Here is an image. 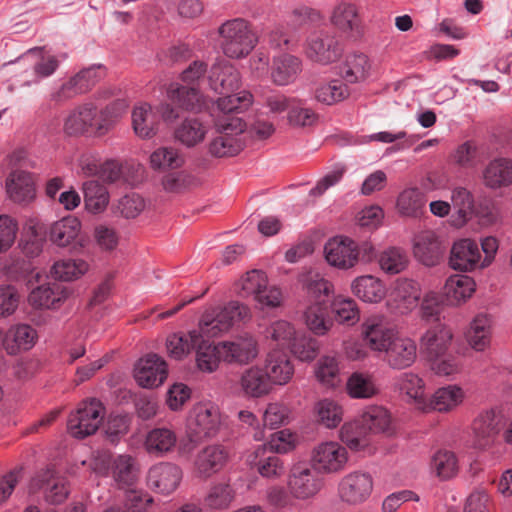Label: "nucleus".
<instances>
[{
    "label": "nucleus",
    "mask_w": 512,
    "mask_h": 512,
    "mask_svg": "<svg viewBox=\"0 0 512 512\" xmlns=\"http://www.w3.org/2000/svg\"><path fill=\"white\" fill-rule=\"evenodd\" d=\"M222 53L229 59L246 58L257 46L259 38L252 24L244 18L223 22L217 29Z\"/></svg>",
    "instance_id": "1"
},
{
    "label": "nucleus",
    "mask_w": 512,
    "mask_h": 512,
    "mask_svg": "<svg viewBox=\"0 0 512 512\" xmlns=\"http://www.w3.org/2000/svg\"><path fill=\"white\" fill-rule=\"evenodd\" d=\"M222 426V415L218 407L209 403L195 405L187 418L184 451H192L200 442L215 437Z\"/></svg>",
    "instance_id": "2"
},
{
    "label": "nucleus",
    "mask_w": 512,
    "mask_h": 512,
    "mask_svg": "<svg viewBox=\"0 0 512 512\" xmlns=\"http://www.w3.org/2000/svg\"><path fill=\"white\" fill-rule=\"evenodd\" d=\"M115 122L110 107L98 110L92 104H84L74 109L65 119L64 131L70 136L82 134L104 135Z\"/></svg>",
    "instance_id": "3"
},
{
    "label": "nucleus",
    "mask_w": 512,
    "mask_h": 512,
    "mask_svg": "<svg viewBox=\"0 0 512 512\" xmlns=\"http://www.w3.org/2000/svg\"><path fill=\"white\" fill-rule=\"evenodd\" d=\"M214 123L218 136L210 141L209 154L216 158L233 157L239 154L245 146L242 134L247 129L242 118L218 116Z\"/></svg>",
    "instance_id": "4"
},
{
    "label": "nucleus",
    "mask_w": 512,
    "mask_h": 512,
    "mask_svg": "<svg viewBox=\"0 0 512 512\" xmlns=\"http://www.w3.org/2000/svg\"><path fill=\"white\" fill-rule=\"evenodd\" d=\"M505 424V414L498 407L480 412L471 423L473 446L479 450L492 448L497 443Z\"/></svg>",
    "instance_id": "5"
},
{
    "label": "nucleus",
    "mask_w": 512,
    "mask_h": 512,
    "mask_svg": "<svg viewBox=\"0 0 512 512\" xmlns=\"http://www.w3.org/2000/svg\"><path fill=\"white\" fill-rule=\"evenodd\" d=\"M104 416L105 407L99 400L95 398L83 400L68 418V431L78 439L93 435L102 424Z\"/></svg>",
    "instance_id": "6"
},
{
    "label": "nucleus",
    "mask_w": 512,
    "mask_h": 512,
    "mask_svg": "<svg viewBox=\"0 0 512 512\" xmlns=\"http://www.w3.org/2000/svg\"><path fill=\"white\" fill-rule=\"evenodd\" d=\"M102 76L100 66L83 69L51 92L49 100L54 106H62L77 95L88 92Z\"/></svg>",
    "instance_id": "7"
},
{
    "label": "nucleus",
    "mask_w": 512,
    "mask_h": 512,
    "mask_svg": "<svg viewBox=\"0 0 512 512\" xmlns=\"http://www.w3.org/2000/svg\"><path fill=\"white\" fill-rule=\"evenodd\" d=\"M348 453L344 446L336 441L317 444L311 451V467L319 474H336L345 469Z\"/></svg>",
    "instance_id": "8"
},
{
    "label": "nucleus",
    "mask_w": 512,
    "mask_h": 512,
    "mask_svg": "<svg viewBox=\"0 0 512 512\" xmlns=\"http://www.w3.org/2000/svg\"><path fill=\"white\" fill-rule=\"evenodd\" d=\"M311 466L297 463L288 474L287 486L291 496L297 500H309L323 488L324 481Z\"/></svg>",
    "instance_id": "9"
},
{
    "label": "nucleus",
    "mask_w": 512,
    "mask_h": 512,
    "mask_svg": "<svg viewBox=\"0 0 512 512\" xmlns=\"http://www.w3.org/2000/svg\"><path fill=\"white\" fill-rule=\"evenodd\" d=\"M219 349H221L224 363L240 366L252 363L259 355L258 341L249 333L219 342Z\"/></svg>",
    "instance_id": "10"
},
{
    "label": "nucleus",
    "mask_w": 512,
    "mask_h": 512,
    "mask_svg": "<svg viewBox=\"0 0 512 512\" xmlns=\"http://www.w3.org/2000/svg\"><path fill=\"white\" fill-rule=\"evenodd\" d=\"M305 53L311 61L327 65L341 57L342 48L333 33L321 30L309 35Z\"/></svg>",
    "instance_id": "11"
},
{
    "label": "nucleus",
    "mask_w": 512,
    "mask_h": 512,
    "mask_svg": "<svg viewBox=\"0 0 512 512\" xmlns=\"http://www.w3.org/2000/svg\"><path fill=\"white\" fill-rule=\"evenodd\" d=\"M373 490L372 476L363 471H353L341 478L338 496L342 502L357 505L365 502Z\"/></svg>",
    "instance_id": "12"
},
{
    "label": "nucleus",
    "mask_w": 512,
    "mask_h": 512,
    "mask_svg": "<svg viewBox=\"0 0 512 512\" xmlns=\"http://www.w3.org/2000/svg\"><path fill=\"white\" fill-rule=\"evenodd\" d=\"M324 254L331 266L344 270L354 267L360 258L357 243L341 236L328 240L324 246Z\"/></svg>",
    "instance_id": "13"
},
{
    "label": "nucleus",
    "mask_w": 512,
    "mask_h": 512,
    "mask_svg": "<svg viewBox=\"0 0 512 512\" xmlns=\"http://www.w3.org/2000/svg\"><path fill=\"white\" fill-rule=\"evenodd\" d=\"M362 335L371 350L383 353L397 337L395 330L380 315H373L364 321Z\"/></svg>",
    "instance_id": "14"
},
{
    "label": "nucleus",
    "mask_w": 512,
    "mask_h": 512,
    "mask_svg": "<svg viewBox=\"0 0 512 512\" xmlns=\"http://www.w3.org/2000/svg\"><path fill=\"white\" fill-rule=\"evenodd\" d=\"M182 476V470L178 465L160 462L148 470L147 485L157 493L169 495L178 488Z\"/></svg>",
    "instance_id": "15"
},
{
    "label": "nucleus",
    "mask_w": 512,
    "mask_h": 512,
    "mask_svg": "<svg viewBox=\"0 0 512 512\" xmlns=\"http://www.w3.org/2000/svg\"><path fill=\"white\" fill-rule=\"evenodd\" d=\"M229 450L221 444H211L201 449L194 460V470L198 477L208 479L220 472L228 463Z\"/></svg>",
    "instance_id": "16"
},
{
    "label": "nucleus",
    "mask_w": 512,
    "mask_h": 512,
    "mask_svg": "<svg viewBox=\"0 0 512 512\" xmlns=\"http://www.w3.org/2000/svg\"><path fill=\"white\" fill-rule=\"evenodd\" d=\"M208 83L217 94L233 93L240 87V74L228 60L218 58L209 70Z\"/></svg>",
    "instance_id": "17"
},
{
    "label": "nucleus",
    "mask_w": 512,
    "mask_h": 512,
    "mask_svg": "<svg viewBox=\"0 0 512 512\" xmlns=\"http://www.w3.org/2000/svg\"><path fill=\"white\" fill-rule=\"evenodd\" d=\"M167 374L166 362L157 354L144 356L134 369L135 380L144 388L158 387L167 378Z\"/></svg>",
    "instance_id": "18"
},
{
    "label": "nucleus",
    "mask_w": 512,
    "mask_h": 512,
    "mask_svg": "<svg viewBox=\"0 0 512 512\" xmlns=\"http://www.w3.org/2000/svg\"><path fill=\"white\" fill-rule=\"evenodd\" d=\"M5 187L8 198L19 205H28L36 197L33 175L20 169L9 174Z\"/></svg>",
    "instance_id": "19"
},
{
    "label": "nucleus",
    "mask_w": 512,
    "mask_h": 512,
    "mask_svg": "<svg viewBox=\"0 0 512 512\" xmlns=\"http://www.w3.org/2000/svg\"><path fill=\"white\" fill-rule=\"evenodd\" d=\"M449 265L454 270L465 272L481 268L478 244L472 239L456 241L450 251Z\"/></svg>",
    "instance_id": "20"
},
{
    "label": "nucleus",
    "mask_w": 512,
    "mask_h": 512,
    "mask_svg": "<svg viewBox=\"0 0 512 512\" xmlns=\"http://www.w3.org/2000/svg\"><path fill=\"white\" fill-rule=\"evenodd\" d=\"M394 389L416 409H425L427 395L422 378L412 372L401 373L394 379Z\"/></svg>",
    "instance_id": "21"
},
{
    "label": "nucleus",
    "mask_w": 512,
    "mask_h": 512,
    "mask_svg": "<svg viewBox=\"0 0 512 512\" xmlns=\"http://www.w3.org/2000/svg\"><path fill=\"white\" fill-rule=\"evenodd\" d=\"M208 132L207 122L198 116H189L177 124L173 135L175 140L186 148H194L205 140Z\"/></svg>",
    "instance_id": "22"
},
{
    "label": "nucleus",
    "mask_w": 512,
    "mask_h": 512,
    "mask_svg": "<svg viewBox=\"0 0 512 512\" xmlns=\"http://www.w3.org/2000/svg\"><path fill=\"white\" fill-rule=\"evenodd\" d=\"M417 347L410 338L397 336L384 353L383 360L392 369H405L416 360Z\"/></svg>",
    "instance_id": "23"
},
{
    "label": "nucleus",
    "mask_w": 512,
    "mask_h": 512,
    "mask_svg": "<svg viewBox=\"0 0 512 512\" xmlns=\"http://www.w3.org/2000/svg\"><path fill=\"white\" fill-rule=\"evenodd\" d=\"M421 298L419 284L411 279L401 278L395 282L390 294L391 305L400 313H407L418 305Z\"/></svg>",
    "instance_id": "24"
},
{
    "label": "nucleus",
    "mask_w": 512,
    "mask_h": 512,
    "mask_svg": "<svg viewBox=\"0 0 512 512\" xmlns=\"http://www.w3.org/2000/svg\"><path fill=\"white\" fill-rule=\"evenodd\" d=\"M66 480L56 476L51 470L38 474L31 484V489L43 490L47 502L51 504L62 503L68 496Z\"/></svg>",
    "instance_id": "25"
},
{
    "label": "nucleus",
    "mask_w": 512,
    "mask_h": 512,
    "mask_svg": "<svg viewBox=\"0 0 512 512\" xmlns=\"http://www.w3.org/2000/svg\"><path fill=\"white\" fill-rule=\"evenodd\" d=\"M465 399L464 390L458 385H447L437 389L427 397L423 412H450L460 406Z\"/></svg>",
    "instance_id": "26"
},
{
    "label": "nucleus",
    "mask_w": 512,
    "mask_h": 512,
    "mask_svg": "<svg viewBox=\"0 0 512 512\" xmlns=\"http://www.w3.org/2000/svg\"><path fill=\"white\" fill-rule=\"evenodd\" d=\"M483 183L496 190L512 185V159L505 157L489 161L482 172Z\"/></svg>",
    "instance_id": "27"
},
{
    "label": "nucleus",
    "mask_w": 512,
    "mask_h": 512,
    "mask_svg": "<svg viewBox=\"0 0 512 512\" xmlns=\"http://www.w3.org/2000/svg\"><path fill=\"white\" fill-rule=\"evenodd\" d=\"M272 385L273 383L265 369L258 366L246 369L240 377L241 390L247 397H263L271 392Z\"/></svg>",
    "instance_id": "28"
},
{
    "label": "nucleus",
    "mask_w": 512,
    "mask_h": 512,
    "mask_svg": "<svg viewBox=\"0 0 512 512\" xmlns=\"http://www.w3.org/2000/svg\"><path fill=\"white\" fill-rule=\"evenodd\" d=\"M69 290L60 283L41 285L33 289L28 297L35 308L55 309L69 296Z\"/></svg>",
    "instance_id": "29"
},
{
    "label": "nucleus",
    "mask_w": 512,
    "mask_h": 512,
    "mask_svg": "<svg viewBox=\"0 0 512 512\" xmlns=\"http://www.w3.org/2000/svg\"><path fill=\"white\" fill-rule=\"evenodd\" d=\"M38 338L36 330L28 324L11 326L4 335V349L10 355L31 349Z\"/></svg>",
    "instance_id": "30"
},
{
    "label": "nucleus",
    "mask_w": 512,
    "mask_h": 512,
    "mask_svg": "<svg viewBox=\"0 0 512 512\" xmlns=\"http://www.w3.org/2000/svg\"><path fill=\"white\" fill-rule=\"evenodd\" d=\"M264 369L275 385L287 384L294 375V365L290 357L279 350H273L268 353Z\"/></svg>",
    "instance_id": "31"
},
{
    "label": "nucleus",
    "mask_w": 512,
    "mask_h": 512,
    "mask_svg": "<svg viewBox=\"0 0 512 512\" xmlns=\"http://www.w3.org/2000/svg\"><path fill=\"white\" fill-rule=\"evenodd\" d=\"M302 69L300 58L282 54L273 59L271 67V80L277 86H286L294 82Z\"/></svg>",
    "instance_id": "32"
},
{
    "label": "nucleus",
    "mask_w": 512,
    "mask_h": 512,
    "mask_svg": "<svg viewBox=\"0 0 512 512\" xmlns=\"http://www.w3.org/2000/svg\"><path fill=\"white\" fill-rule=\"evenodd\" d=\"M132 128L141 139H151L158 132V117L148 103H140L132 110Z\"/></svg>",
    "instance_id": "33"
},
{
    "label": "nucleus",
    "mask_w": 512,
    "mask_h": 512,
    "mask_svg": "<svg viewBox=\"0 0 512 512\" xmlns=\"http://www.w3.org/2000/svg\"><path fill=\"white\" fill-rule=\"evenodd\" d=\"M178 442L177 434L174 430L166 427H157L150 430L145 438V450L154 456L161 457L171 453Z\"/></svg>",
    "instance_id": "34"
},
{
    "label": "nucleus",
    "mask_w": 512,
    "mask_h": 512,
    "mask_svg": "<svg viewBox=\"0 0 512 512\" xmlns=\"http://www.w3.org/2000/svg\"><path fill=\"white\" fill-rule=\"evenodd\" d=\"M167 98L186 111H199L204 106V97L195 87L172 83L167 89Z\"/></svg>",
    "instance_id": "35"
},
{
    "label": "nucleus",
    "mask_w": 512,
    "mask_h": 512,
    "mask_svg": "<svg viewBox=\"0 0 512 512\" xmlns=\"http://www.w3.org/2000/svg\"><path fill=\"white\" fill-rule=\"evenodd\" d=\"M453 334L450 328L437 324L422 337V346L430 359L447 353Z\"/></svg>",
    "instance_id": "36"
},
{
    "label": "nucleus",
    "mask_w": 512,
    "mask_h": 512,
    "mask_svg": "<svg viewBox=\"0 0 512 512\" xmlns=\"http://www.w3.org/2000/svg\"><path fill=\"white\" fill-rule=\"evenodd\" d=\"M194 350L196 352V366L201 372L213 373L218 369L220 362H223L219 343L214 344L203 338V335H200V341H198Z\"/></svg>",
    "instance_id": "37"
},
{
    "label": "nucleus",
    "mask_w": 512,
    "mask_h": 512,
    "mask_svg": "<svg viewBox=\"0 0 512 512\" xmlns=\"http://www.w3.org/2000/svg\"><path fill=\"white\" fill-rule=\"evenodd\" d=\"M331 24L343 33L358 30L360 17L357 6L348 1H340L333 8L330 16Z\"/></svg>",
    "instance_id": "38"
},
{
    "label": "nucleus",
    "mask_w": 512,
    "mask_h": 512,
    "mask_svg": "<svg viewBox=\"0 0 512 512\" xmlns=\"http://www.w3.org/2000/svg\"><path fill=\"white\" fill-rule=\"evenodd\" d=\"M475 286L474 280L467 275H452L445 282L444 295L451 305H458L472 296Z\"/></svg>",
    "instance_id": "39"
},
{
    "label": "nucleus",
    "mask_w": 512,
    "mask_h": 512,
    "mask_svg": "<svg viewBox=\"0 0 512 512\" xmlns=\"http://www.w3.org/2000/svg\"><path fill=\"white\" fill-rule=\"evenodd\" d=\"M491 336V318L486 314L476 315L466 333L468 344L476 351H484L490 345Z\"/></svg>",
    "instance_id": "40"
},
{
    "label": "nucleus",
    "mask_w": 512,
    "mask_h": 512,
    "mask_svg": "<svg viewBox=\"0 0 512 512\" xmlns=\"http://www.w3.org/2000/svg\"><path fill=\"white\" fill-rule=\"evenodd\" d=\"M85 208L93 214H99L107 208L110 195L108 189L99 181L90 179L82 184Z\"/></svg>",
    "instance_id": "41"
},
{
    "label": "nucleus",
    "mask_w": 512,
    "mask_h": 512,
    "mask_svg": "<svg viewBox=\"0 0 512 512\" xmlns=\"http://www.w3.org/2000/svg\"><path fill=\"white\" fill-rule=\"evenodd\" d=\"M352 292L364 302L377 303L386 295L382 281L372 275L357 277L351 284Z\"/></svg>",
    "instance_id": "42"
},
{
    "label": "nucleus",
    "mask_w": 512,
    "mask_h": 512,
    "mask_svg": "<svg viewBox=\"0 0 512 512\" xmlns=\"http://www.w3.org/2000/svg\"><path fill=\"white\" fill-rule=\"evenodd\" d=\"M81 231V222L74 216L64 217L50 227V240L59 247H66L74 242Z\"/></svg>",
    "instance_id": "43"
},
{
    "label": "nucleus",
    "mask_w": 512,
    "mask_h": 512,
    "mask_svg": "<svg viewBox=\"0 0 512 512\" xmlns=\"http://www.w3.org/2000/svg\"><path fill=\"white\" fill-rule=\"evenodd\" d=\"M427 198L418 188H407L397 198L398 212L406 217L418 218L426 210Z\"/></svg>",
    "instance_id": "44"
},
{
    "label": "nucleus",
    "mask_w": 512,
    "mask_h": 512,
    "mask_svg": "<svg viewBox=\"0 0 512 512\" xmlns=\"http://www.w3.org/2000/svg\"><path fill=\"white\" fill-rule=\"evenodd\" d=\"M307 327L316 335H325L333 326L329 316L328 306L324 301H316L305 312Z\"/></svg>",
    "instance_id": "45"
},
{
    "label": "nucleus",
    "mask_w": 512,
    "mask_h": 512,
    "mask_svg": "<svg viewBox=\"0 0 512 512\" xmlns=\"http://www.w3.org/2000/svg\"><path fill=\"white\" fill-rule=\"evenodd\" d=\"M200 335L197 330L170 335L166 340V348L169 356L177 360L187 356L194 350L198 341H200Z\"/></svg>",
    "instance_id": "46"
},
{
    "label": "nucleus",
    "mask_w": 512,
    "mask_h": 512,
    "mask_svg": "<svg viewBox=\"0 0 512 512\" xmlns=\"http://www.w3.org/2000/svg\"><path fill=\"white\" fill-rule=\"evenodd\" d=\"M429 468L430 472L438 479L449 480L458 472V460L453 452L438 450L432 455Z\"/></svg>",
    "instance_id": "47"
},
{
    "label": "nucleus",
    "mask_w": 512,
    "mask_h": 512,
    "mask_svg": "<svg viewBox=\"0 0 512 512\" xmlns=\"http://www.w3.org/2000/svg\"><path fill=\"white\" fill-rule=\"evenodd\" d=\"M362 423L374 433H393L390 413L382 406H370L362 414Z\"/></svg>",
    "instance_id": "48"
},
{
    "label": "nucleus",
    "mask_w": 512,
    "mask_h": 512,
    "mask_svg": "<svg viewBox=\"0 0 512 512\" xmlns=\"http://www.w3.org/2000/svg\"><path fill=\"white\" fill-rule=\"evenodd\" d=\"M415 256L425 266H435L442 257V248L433 233L420 237L414 248Z\"/></svg>",
    "instance_id": "49"
},
{
    "label": "nucleus",
    "mask_w": 512,
    "mask_h": 512,
    "mask_svg": "<svg viewBox=\"0 0 512 512\" xmlns=\"http://www.w3.org/2000/svg\"><path fill=\"white\" fill-rule=\"evenodd\" d=\"M371 69L367 55L354 52L347 56L342 68V75L346 82L356 83L366 79Z\"/></svg>",
    "instance_id": "50"
},
{
    "label": "nucleus",
    "mask_w": 512,
    "mask_h": 512,
    "mask_svg": "<svg viewBox=\"0 0 512 512\" xmlns=\"http://www.w3.org/2000/svg\"><path fill=\"white\" fill-rule=\"evenodd\" d=\"M347 393L351 398L368 399L378 393L372 375L361 372L352 373L346 383Z\"/></svg>",
    "instance_id": "51"
},
{
    "label": "nucleus",
    "mask_w": 512,
    "mask_h": 512,
    "mask_svg": "<svg viewBox=\"0 0 512 512\" xmlns=\"http://www.w3.org/2000/svg\"><path fill=\"white\" fill-rule=\"evenodd\" d=\"M340 439L353 451H362L369 445L368 430L362 421L346 422L340 430Z\"/></svg>",
    "instance_id": "52"
},
{
    "label": "nucleus",
    "mask_w": 512,
    "mask_h": 512,
    "mask_svg": "<svg viewBox=\"0 0 512 512\" xmlns=\"http://www.w3.org/2000/svg\"><path fill=\"white\" fill-rule=\"evenodd\" d=\"M89 269L83 259H62L55 262L50 270L53 278L60 281H73L83 276Z\"/></svg>",
    "instance_id": "53"
},
{
    "label": "nucleus",
    "mask_w": 512,
    "mask_h": 512,
    "mask_svg": "<svg viewBox=\"0 0 512 512\" xmlns=\"http://www.w3.org/2000/svg\"><path fill=\"white\" fill-rule=\"evenodd\" d=\"M317 421L328 429L337 427L343 420V407L332 399H322L315 404Z\"/></svg>",
    "instance_id": "54"
},
{
    "label": "nucleus",
    "mask_w": 512,
    "mask_h": 512,
    "mask_svg": "<svg viewBox=\"0 0 512 512\" xmlns=\"http://www.w3.org/2000/svg\"><path fill=\"white\" fill-rule=\"evenodd\" d=\"M139 469L135 458L130 455H118L113 459L112 475L120 485H132L138 477Z\"/></svg>",
    "instance_id": "55"
},
{
    "label": "nucleus",
    "mask_w": 512,
    "mask_h": 512,
    "mask_svg": "<svg viewBox=\"0 0 512 512\" xmlns=\"http://www.w3.org/2000/svg\"><path fill=\"white\" fill-rule=\"evenodd\" d=\"M224 97L218 98L216 105L222 113L221 116H235L247 110L252 102L253 96L248 91H242L238 94L227 93Z\"/></svg>",
    "instance_id": "56"
},
{
    "label": "nucleus",
    "mask_w": 512,
    "mask_h": 512,
    "mask_svg": "<svg viewBox=\"0 0 512 512\" xmlns=\"http://www.w3.org/2000/svg\"><path fill=\"white\" fill-rule=\"evenodd\" d=\"M184 163V155L174 147H160L150 155V165L154 170L178 169Z\"/></svg>",
    "instance_id": "57"
},
{
    "label": "nucleus",
    "mask_w": 512,
    "mask_h": 512,
    "mask_svg": "<svg viewBox=\"0 0 512 512\" xmlns=\"http://www.w3.org/2000/svg\"><path fill=\"white\" fill-rule=\"evenodd\" d=\"M235 498V491L229 483L213 484L204 498V505L212 510L227 509Z\"/></svg>",
    "instance_id": "58"
},
{
    "label": "nucleus",
    "mask_w": 512,
    "mask_h": 512,
    "mask_svg": "<svg viewBox=\"0 0 512 512\" xmlns=\"http://www.w3.org/2000/svg\"><path fill=\"white\" fill-rule=\"evenodd\" d=\"M297 435L289 430H280L273 433L267 443L256 449L257 455L260 452L269 450L271 453L286 454L296 448Z\"/></svg>",
    "instance_id": "59"
},
{
    "label": "nucleus",
    "mask_w": 512,
    "mask_h": 512,
    "mask_svg": "<svg viewBox=\"0 0 512 512\" xmlns=\"http://www.w3.org/2000/svg\"><path fill=\"white\" fill-rule=\"evenodd\" d=\"M222 323V329L228 331L236 322L250 318V309L237 301H232L222 308H212Z\"/></svg>",
    "instance_id": "60"
},
{
    "label": "nucleus",
    "mask_w": 512,
    "mask_h": 512,
    "mask_svg": "<svg viewBox=\"0 0 512 512\" xmlns=\"http://www.w3.org/2000/svg\"><path fill=\"white\" fill-rule=\"evenodd\" d=\"M409 263L406 252L397 247H390L384 250L379 257L381 269L388 274H398L404 271Z\"/></svg>",
    "instance_id": "61"
},
{
    "label": "nucleus",
    "mask_w": 512,
    "mask_h": 512,
    "mask_svg": "<svg viewBox=\"0 0 512 512\" xmlns=\"http://www.w3.org/2000/svg\"><path fill=\"white\" fill-rule=\"evenodd\" d=\"M197 185V178L186 170L170 172L162 178L163 189L168 193H182Z\"/></svg>",
    "instance_id": "62"
},
{
    "label": "nucleus",
    "mask_w": 512,
    "mask_h": 512,
    "mask_svg": "<svg viewBox=\"0 0 512 512\" xmlns=\"http://www.w3.org/2000/svg\"><path fill=\"white\" fill-rule=\"evenodd\" d=\"M349 95L347 86L339 79L321 83L315 89V99L321 103L332 105Z\"/></svg>",
    "instance_id": "63"
},
{
    "label": "nucleus",
    "mask_w": 512,
    "mask_h": 512,
    "mask_svg": "<svg viewBox=\"0 0 512 512\" xmlns=\"http://www.w3.org/2000/svg\"><path fill=\"white\" fill-rule=\"evenodd\" d=\"M287 119L293 127H310L317 122L318 114L302 100L294 98Z\"/></svg>",
    "instance_id": "64"
}]
</instances>
